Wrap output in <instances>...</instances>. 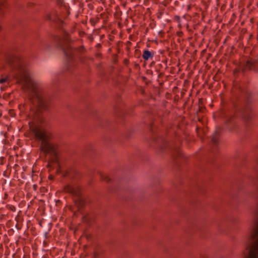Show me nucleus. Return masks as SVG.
Listing matches in <instances>:
<instances>
[{"mask_svg": "<svg viewBox=\"0 0 258 258\" xmlns=\"http://www.w3.org/2000/svg\"><path fill=\"white\" fill-rule=\"evenodd\" d=\"M203 256V258H207V256Z\"/></svg>", "mask_w": 258, "mask_h": 258, "instance_id": "nucleus-16", "label": "nucleus"}, {"mask_svg": "<svg viewBox=\"0 0 258 258\" xmlns=\"http://www.w3.org/2000/svg\"><path fill=\"white\" fill-rule=\"evenodd\" d=\"M240 113L243 119L245 121L247 122L249 121L253 116V112L251 106L249 104L245 105L242 108Z\"/></svg>", "mask_w": 258, "mask_h": 258, "instance_id": "nucleus-7", "label": "nucleus"}, {"mask_svg": "<svg viewBox=\"0 0 258 258\" xmlns=\"http://www.w3.org/2000/svg\"><path fill=\"white\" fill-rule=\"evenodd\" d=\"M8 8L6 0H0V17L5 14Z\"/></svg>", "mask_w": 258, "mask_h": 258, "instance_id": "nucleus-8", "label": "nucleus"}, {"mask_svg": "<svg viewBox=\"0 0 258 258\" xmlns=\"http://www.w3.org/2000/svg\"><path fill=\"white\" fill-rule=\"evenodd\" d=\"M240 70L242 72L247 70L258 72V56L255 58L246 60L240 66Z\"/></svg>", "mask_w": 258, "mask_h": 258, "instance_id": "nucleus-6", "label": "nucleus"}, {"mask_svg": "<svg viewBox=\"0 0 258 258\" xmlns=\"http://www.w3.org/2000/svg\"><path fill=\"white\" fill-rule=\"evenodd\" d=\"M56 4L61 9L62 14L60 15L56 14H49L47 16V19L56 22L57 20L62 22V19L66 18L70 14L69 8L64 4L62 0H56Z\"/></svg>", "mask_w": 258, "mask_h": 258, "instance_id": "nucleus-4", "label": "nucleus"}, {"mask_svg": "<svg viewBox=\"0 0 258 258\" xmlns=\"http://www.w3.org/2000/svg\"><path fill=\"white\" fill-rule=\"evenodd\" d=\"M78 173L77 170L74 169H69L65 171L63 173V175L64 176H68L71 178H75L76 175H77Z\"/></svg>", "mask_w": 258, "mask_h": 258, "instance_id": "nucleus-9", "label": "nucleus"}, {"mask_svg": "<svg viewBox=\"0 0 258 258\" xmlns=\"http://www.w3.org/2000/svg\"><path fill=\"white\" fill-rule=\"evenodd\" d=\"M101 178L102 180L106 181V182H109L111 180L110 178L106 175L101 174Z\"/></svg>", "mask_w": 258, "mask_h": 258, "instance_id": "nucleus-12", "label": "nucleus"}, {"mask_svg": "<svg viewBox=\"0 0 258 258\" xmlns=\"http://www.w3.org/2000/svg\"><path fill=\"white\" fill-rule=\"evenodd\" d=\"M220 132V128H217L212 136V141L215 144H216L218 143Z\"/></svg>", "mask_w": 258, "mask_h": 258, "instance_id": "nucleus-10", "label": "nucleus"}, {"mask_svg": "<svg viewBox=\"0 0 258 258\" xmlns=\"http://www.w3.org/2000/svg\"><path fill=\"white\" fill-rule=\"evenodd\" d=\"M63 191L71 195L74 197V201L76 205L82 208L85 205V200L81 196V189L77 185L68 184L64 186Z\"/></svg>", "mask_w": 258, "mask_h": 258, "instance_id": "nucleus-2", "label": "nucleus"}, {"mask_svg": "<svg viewBox=\"0 0 258 258\" xmlns=\"http://www.w3.org/2000/svg\"><path fill=\"white\" fill-rule=\"evenodd\" d=\"M8 79L7 78H2L0 79V83L3 84L4 83L8 82Z\"/></svg>", "mask_w": 258, "mask_h": 258, "instance_id": "nucleus-13", "label": "nucleus"}, {"mask_svg": "<svg viewBox=\"0 0 258 258\" xmlns=\"http://www.w3.org/2000/svg\"><path fill=\"white\" fill-rule=\"evenodd\" d=\"M246 248L248 254L244 258H258V237H249Z\"/></svg>", "mask_w": 258, "mask_h": 258, "instance_id": "nucleus-3", "label": "nucleus"}, {"mask_svg": "<svg viewBox=\"0 0 258 258\" xmlns=\"http://www.w3.org/2000/svg\"><path fill=\"white\" fill-rule=\"evenodd\" d=\"M9 114H10L11 116H13V114H14V110H10Z\"/></svg>", "mask_w": 258, "mask_h": 258, "instance_id": "nucleus-15", "label": "nucleus"}, {"mask_svg": "<svg viewBox=\"0 0 258 258\" xmlns=\"http://www.w3.org/2000/svg\"><path fill=\"white\" fill-rule=\"evenodd\" d=\"M34 6V4L31 2L28 3L27 7L28 8H32Z\"/></svg>", "mask_w": 258, "mask_h": 258, "instance_id": "nucleus-14", "label": "nucleus"}, {"mask_svg": "<svg viewBox=\"0 0 258 258\" xmlns=\"http://www.w3.org/2000/svg\"><path fill=\"white\" fill-rule=\"evenodd\" d=\"M142 57L145 60H148L150 58H152L153 57V55L152 53L148 50H145L143 52V54Z\"/></svg>", "mask_w": 258, "mask_h": 258, "instance_id": "nucleus-11", "label": "nucleus"}, {"mask_svg": "<svg viewBox=\"0 0 258 258\" xmlns=\"http://www.w3.org/2000/svg\"><path fill=\"white\" fill-rule=\"evenodd\" d=\"M63 51L67 58L66 68L68 71L72 72L77 66V62L74 59V50L71 46L68 48H63Z\"/></svg>", "mask_w": 258, "mask_h": 258, "instance_id": "nucleus-5", "label": "nucleus"}, {"mask_svg": "<svg viewBox=\"0 0 258 258\" xmlns=\"http://www.w3.org/2000/svg\"><path fill=\"white\" fill-rule=\"evenodd\" d=\"M6 61L10 67L13 77L30 92L33 94L32 103L36 109L31 110L29 117L30 129L36 140L41 141L40 150L45 155H49L50 162L56 163L58 160L57 145L51 142L53 136L52 133L41 124L43 119L41 112L48 108L50 100L42 93V85L32 79L21 56L17 53H11L6 56Z\"/></svg>", "mask_w": 258, "mask_h": 258, "instance_id": "nucleus-1", "label": "nucleus"}]
</instances>
